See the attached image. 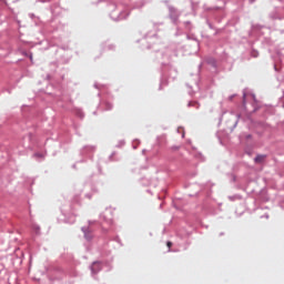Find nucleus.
Returning <instances> with one entry per match:
<instances>
[{"instance_id": "f257e3e1", "label": "nucleus", "mask_w": 284, "mask_h": 284, "mask_svg": "<svg viewBox=\"0 0 284 284\" xmlns=\"http://www.w3.org/2000/svg\"><path fill=\"white\" fill-rule=\"evenodd\" d=\"M263 161H265V155H257V156L254 159V162H255V163H263Z\"/></svg>"}, {"instance_id": "f03ea898", "label": "nucleus", "mask_w": 284, "mask_h": 284, "mask_svg": "<svg viewBox=\"0 0 284 284\" xmlns=\"http://www.w3.org/2000/svg\"><path fill=\"white\" fill-rule=\"evenodd\" d=\"M166 246H168V248L170 250V247H172V242H168V243H166Z\"/></svg>"}]
</instances>
